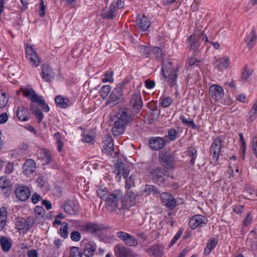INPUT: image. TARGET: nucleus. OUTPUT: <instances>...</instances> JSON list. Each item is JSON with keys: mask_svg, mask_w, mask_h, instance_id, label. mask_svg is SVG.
Returning a JSON list of instances; mask_svg holds the SVG:
<instances>
[{"mask_svg": "<svg viewBox=\"0 0 257 257\" xmlns=\"http://www.w3.org/2000/svg\"><path fill=\"white\" fill-rule=\"evenodd\" d=\"M20 91L23 92V95L29 99L31 102L30 104V109L35 115L40 122L43 118V114L39 108L35 104L37 103L46 111L48 110V106L45 99L42 96L36 93L34 90L30 86H21Z\"/></svg>", "mask_w": 257, "mask_h": 257, "instance_id": "f257e3e1", "label": "nucleus"}, {"mask_svg": "<svg viewBox=\"0 0 257 257\" xmlns=\"http://www.w3.org/2000/svg\"><path fill=\"white\" fill-rule=\"evenodd\" d=\"M123 197V193L120 190H115L107 195L105 201V206L107 210L114 211L118 208V203Z\"/></svg>", "mask_w": 257, "mask_h": 257, "instance_id": "f03ea898", "label": "nucleus"}, {"mask_svg": "<svg viewBox=\"0 0 257 257\" xmlns=\"http://www.w3.org/2000/svg\"><path fill=\"white\" fill-rule=\"evenodd\" d=\"M201 41L209 42L208 37L204 31L198 33L197 34H193L188 38V47L190 49L195 53L201 44Z\"/></svg>", "mask_w": 257, "mask_h": 257, "instance_id": "7ed1b4c3", "label": "nucleus"}, {"mask_svg": "<svg viewBox=\"0 0 257 257\" xmlns=\"http://www.w3.org/2000/svg\"><path fill=\"white\" fill-rule=\"evenodd\" d=\"M162 69L166 81L170 83L171 87L175 86L178 77L177 68L173 67L172 63L170 62L168 65L162 67Z\"/></svg>", "mask_w": 257, "mask_h": 257, "instance_id": "20e7f679", "label": "nucleus"}, {"mask_svg": "<svg viewBox=\"0 0 257 257\" xmlns=\"http://www.w3.org/2000/svg\"><path fill=\"white\" fill-rule=\"evenodd\" d=\"M159 161L162 166L167 169H173L175 167L174 156L170 151L162 150L159 153Z\"/></svg>", "mask_w": 257, "mask_h": 257, "instance_id": "39448f33", "label": "nucleus"}, {"mask_svg": "<svg viewBox=\"0 0 257 257\" xmlns=\"http://www.w3.org/2000/svg\"><path fill=\"white\" fill-rule=\"evenodd\" d=\"M169 170L165 167H158L151 171L150 176L156 183L163 185L165 182V177H170L168 172Z\"/></svg>", "mask_w": 257, "mask_h": 257, "instance_id": "423d86ee", "label": "nucleus"}, {"mask_svg": "<svg viewBox=\"0 0 257 257\" xmlns=\"http://www.w3.org/2000/svg\"><path fill=\"white\" fill-rule=\"evenodd\" d=\"M116 236L127 246L136 247L138 245L137 239L135 236L124 231H120L117 232Z\"/></svg>", "mask_w": 257, "mask_h": 257, "instance_id": "0eeeda50", "label": "nucleus"}, {"mask_svg": "<svg viewBox=\"0 0 257 257\" xmlns=\"http://www.w3.org/2000/svg\"><path fill=\"white\" fill-rule=\"evenodd\" d=\"M137 197L138 194L131 191L126 193L124 195V200L121 203L119 210L128 209L132 206L135 205L137 203Z\"/></svg>", "mask_w": 257, "mask_h": 257, "instance_id": "6e6552de", "label": "nucleus"}, {"mask_svg": "<svg viewBox=\"0 0 257 257\" xmlns=\"http://www.w3.org/2000/svg\"><path fill=\"white\" fill-rule=\"evenodd\" d=\"M117 257H136L137 254L132 249L120 244H116L114 248Z\"/></svg>", "mask_w": 257, "mask_h": 257, "instance_id": "1a4fd4ad", "label": "nucleus"}, {"mask_svg": "<svg viewBox=\"0 0 257 257\" xmlns=\"http://www.w3.org/2000/svg\"><path fill=\"white\" fill-rule=\"evenodd\" d=\"M222 141L220 137L215 138L210 148V154L212 155L213 160H218L222 148Z\"/></svg>", "mask_w": 257, "mask_h": 257, "instance_id": "9d476101", "label": "nucleus"}, {"mask_svg": "<svg viewBox=\"0 0 257 257\" xmlns=\"http://www.w3.org/2000/svg\"><path fill=\"white\" fill-rule=\"evenodd\" d=\"M25 52L27 59L31 62L32 66L35 67H38L40 63L39 58L33 47L27 45L25 48Z\"/></svg>", "mask_w": 257, "mask_h": 257, "instance_id": "9b49d317", "label": "nucleus"}, {"mask_svg": "<svg viewBox=\"0 0 257 257\" xmlns=\"http://www.w3.org/2000/svg\"><path fill=\"white\" fill-rule=\"evenodd\" d=\"M104 228L105 227L102 224L91 222H86L81 226V230L91 234L97 233Z\"/></svg>", "mask_w": 257, "mask_h": 257, "instance_id": "f8f14e48", "label": "nucleus"}, {"mask_svg": "<svg viewBox=\"0 0 257 257\" xmlns=\"http://www.w3.org/2000/svg\"><path fill=\"white\" fill-rule=\"evenodd\" d=\"M208 222L207 218L201 214L194 215L190 219L189 224L191 228L194 229L196 227L206 224Z\"/></svg>", "mask_w": 257, "mask_h": 257, "instance_id": "ddd939ff", "label": "nucleus"}, {"mask_svg": "<svg viewBox=\"0 0 257 257\" xmlns=\"http://www.w3.org/2000/svg\"><path fill=\"white\" fill-rule=\"evenodd\" d=\"M149 144L152 150H159L166 145V140L161 137H152L150 139Z\"/></svg>", "mask_w": 257, "mask_h": 257, "instance_id": "4468645a", "label": "nucleus"}, {"mask_svg": "<svg viewBox=\"0 0 257 257\" xmlns=\"http://www.w3.org/2000/svg\"><path fill=\"white\" fill-rule=\"evenodd\" d=\"M103 144V153L108 156L111 155L114 152V147L113 140L110 135L107 134L105 135Z\"/></svg>", "mask_w": 257, "mask_h": 257, "instance_id": "2eb2a0df", "label": "nucleus"}, {"mask_svg": "<svg viewBox=\"0 0 257 257\" xmlns=\"http://www.w3.org/2000/svg\"><path fill=\"white\" fill-rule=\"evenodd\" d=\"M130 104L133 106L134 111L138 113L143 106V101L140 92H136L132 96Z\"/></svg>", "mask_w": 257, "mask_h": 257, "instance_id": "dca6fc26", "label": "nucleus"}, {"mask_svg": "<svg viewBox=\"0 0 257 257\" xmlns=\"http://www.w3.org/2000/svg\"><path fill=\"white\" fill-rule=\"evenodd\" d=\"M17 197L20 200L24 201L27 200L31 195L30 189L24 186H20L16 190Z\"/></svg>", "mask_w": 257, "mask_h": 257, "instance_id": "f3484780", "label": "nucleus"}, {"mask_svg": "<svg viewBox=\"0 0 257 257\" xmlns=\"http://www.w3.org/2000/svg\"><path fill=\"white\" fill-rule=\"evenodd\" d=\"M34 223L33 218L30 217L27 219H18L16 221V225L18 227L19 229L27 231L33 226Z\"/></svg>", "mask_w": 257, "mask_h": 257, "instance_id": "a211bd4d", "label": "nucleus"}, {"mask_svg": "<svg viewBox=\"0 0 257 257\" xmlns=\"http://www.w3.org/2000/svg\"><path fill=\"white\" fill-rule=\"evenodd\" d=\"M66 213L70 215H75L79 210V206L77 203L74 201H67L63 206Z\"/></svg>", "mask_w": 257, "mask_h": 257, "instance_id": "6ab92c4d", "label": "nucleus"}, {"mask_svg": "<svg viewBox=\"0 0 257 257\" xmlns=\"http://www.w3.org/2000/svg\"><path fill=\"white\" fill-rule=\"evenodd\" d=\"M209 93L214 100H219L222 98L224 92L222 87L219 85L213 84L209 88Z\"/></svg>", "mask_w": 257, "mask_h": 257, "instance_id": "aec40b11", "label": "nucleus"}, {"mask_svg": "<svg viewBox=\"0 0 257 257\" xmlns=\"http://www.w3.org/2000/svg\"><path fill=\"white\" fill-rule=\"evenodd\" d=\"M161 198L164 205L169 209H173L175 207L176 201L171 194L167 193H163L161 195Z\"/></svg>", "mask_w": 257, "mask_h": 257, "instance_id": "412c9836", "label": "nucleus"}, {"mask_svg": "<svg viewBox=\"0 0 257 257\" xmlns=\"http://www.w3.org/2000/svg\"><path fill=\"white\" fill-rule=\"evenodd\" d=\"M23 173L26 175L30 176L33 174L36 169V164L34 160L28 159L25 162L23 167Z\"/></svg>", "mask_w": 257, "mask_h": 257, "instance_id": "4be33fe9", "label": "nucleus"}, {"mask_svg": "<svg viewBox=\"0 0 257 257\" xmlns=\"http://www.w3.org/2000/svg\"><path fill=\"white\" fill-rule=\"evenodd\" d=\"M116 6L115 5V3H112L110 6L109 10H103L101 16L103 19H113L116 16V12L117 10V3H116Z\"/></svg>", "mask_w": 257, "mask_h": 257, "instance_id": "5701e85b", "label": "nucleus"}, {"mask_svg": "<svg viewBox=\"0 0 257 257\" xmlns=\"http://www.w3.org/2000/svg\"><path fill=\"white\" fill-rule=\"evenodd\" d=\"M138 27L142 31H146L151 25V22L145 15H139L136 20Z\"/></svg>", "mask_w": 257, "mask_h": 257, "instance_id": "b1692460", "label": "nucleus"}, {"mask_svg": "<svg viewBox=\"0 0 257 257\" xmlns=\"http://www.w3.org/2000/svg\"><path fill=\"white\" fill-rule=\"evenodd\" d=\"M164 249L163 245L158 244L149 247L147 251L155 257H161L164 254Z\"/></svg>", "mask_w": 257, "mask_h": 257, "instance_id": "393cba45", "label": "nucleus"}, {"mask_svg": "<svg viewBox=\"0 0 257 257\" xmlns=\"http://www.w3.org/2000/svg\"><path fill=\"white\" fill-rule=\"evenodd\" d=\"M229 65V58L224 56L220 58L219 60L217 61L215 63V67L218 70H222L227 68Z\"/></svg>", "mask_w": 257, "mask_h": 257, "instance_id": "a878e982", "label": "nucleus"}, {"mask_svg": "<svg viewBox=\"0 0 257 257\" xmlns=\"http://www.w3.org/2000/svg\"><path fill=\"white\" fill-rule=\"evenodd\" d=\"M55 101L56 105L60 108H66L69 105L70 101L67 98H64L61 95H58L55 97Z\"/></svg>", "mask_w": 257, "mask_h": 257, "instance_id": "bb28decb", "label": "nucleus"}, {"mask_svg": "<svg viewBox=\"0 0 257 257\" xmlns=\"http://www.w3.org/2000/svg\"><path fill=\"white\" fill-rule=\"evenodd\" d=\"M256 39L257 36L255 34V31L254 29H253L245 40L247 47L249 49H250L253 47L254 43H255Z\"/></svg>", "mask_w": 257, "mask_h": 257, "instance_id": "cd10ccee", "label": "nucleus"}, {"mask_svg": "<svg viewBox=\"0 0 257 257\" xmlns=\"http://www.w3.org/2000/svg\"><path fill=\"white\" fill-rule=\"evenodd\" d=\"M157 193V188L155 186L151 185H146L142 191V194L146 196L151 194H155Z\"/></svg>", "mask_w": 257, "mask_h": 257, "instance_id": "c85d7f7f", "label": "nucleus"}, {"mask_svg": "<svg viewBox=\"0 0 257 257\" xmlns=\"http://www.w3.org/2000/svg\"><path fill=\"white\" fill-rule=\"evenodd\" d=\"M28 110L24 107L18 108L17 112V115L20 120L27 121L28 120Z\"/></svg>", "mask_w": 257, "mask_h": 257, "instance_id": "c756f323", "label": "nucleus"}, {"mask_svg": "<svg viewBox=\"0 0 257 257\" xmlns=\"http://www.w3.org/2000/svg\"><path fill=\"white\" fill-rule=\"evenodd\" d=\"M217 243V241L216 239L212 238L209 239L204 249V254L206 255L209 254L211 250L216 246Z\"/></svg>", "mask_w": 257, "mask_h": 257, "instance_id": "7c9ffc66", "label": "nucleus"}, {"mask_svg": "<svg viewBox=\"0 0 257 257\" xmlns=\"http://www.w3.org/2000/svg\"><path fill=\"white\" fill-rule=\"evenodd\" d=\"M1 244L2 249L4 251H9L12 246V243L9 240V239L7 237L5 236L1 237Z\"/></svg>", "mask_w": 257, "mask_h": 257, "instance_id": "2f4dec72", "label": "nucleus"}, {"mask_svg": "<svg viewBox=\"0 0 257 257\" xmlns=\"http://www.w3.org/2000/svg\"><path fill=\"white\" fill-rule=\"evenodd\" d=\"M95 250V247L93 244L87 243L83 249L84 254L87 257L91 256L93 255Z\"/></svg>", "mask_w": 257, "mask_h": 257, "instance_id": "473e14b6", "label": "nucleus"}, {"mask_svg": "<svg viewBox=\"0 0 257 257\" xmlns=\"http://www.w3.org/2000/svg\"><path fill=\"white\" fill-rule=\"evenodd\" d=\"M188 156L191 158L190 161V164L191 165H194L197 157L196 149L192 147H189L188 149Z\"/></svg>", "mask_w": 257, "mask_h": 257, "instance_id": "72a5a7b5", "label": "nucleus"}, {"mask_svg": "<svg viewBox=\"0 0 257 257\" xmlns=\"http://www.w3.org/2000/svg\"><path fill=\"white\" fill-rule=\"evenodd\" d=\"M125 128L123 126L118 125H116V124L114 123L111 131L114 137H117L123 133Z\"/></svg>", "mask_w": 257, "mask_h": 257, "instance_id": "f704fd0d", "label": "nucleus"}, {"mask_svg": "<svg viewBox=\"0 0 257 257\" xmlns=\"http://www.w3.org/2000/svg\"><path fill=\"white\" fill-rule=\"evenodd\" d=\"M118 118L122 120L123 122L127 124L132 121L131 116L125 111L123 110L119 112Z\"/></svg>", "mask_w": 257, "mask_h": 257, "instance_id": "c9c22d12", "label": "nucleus"}, {"mask_svg": "<svg viewBox=\"0 0 257 257\" xmlns=\"http://www.w3.org/2000/svg\"><path fill=\"white\" fill-rule=\"evenodd\" d=\"M138 49L140 53L144 55V57H149L150 56L151 50L150 48L147 45H140L138 46Z\"/></svg>", "mask_w": 257, "mask_h": 257, "instance_id": "e433bc0d", "label": "nucleus"}, {"mask_svg": "<svg viewBox=\"0 0 257 257\" xmlns=\"http://www.w3.org/2000/svg\"><path fill=\"white\" fill-rule=\"evenodd\" d=\"M116 175L120 178V174H122L126 169L124 167L125 164L123 162H118L115 164Z\"/></svg>", "mask_w": 257, "mask_h": 257, "instance_id": "4c0bfd02", "label": "nucleus"}, {"mask_svg": "<svg viewBox=\"0 0 257 257\" xmlns=\"http://www.w3.org/2000/svg\"><path fill=\"white\" fill-rule=\"evenodd\" d=\"M53 137L54 139L56 140V143L57 144V149L58 151L60 152L63 147L64 144L61 139V135L60 133L58 132L57 133H55L53 135Z\"/></svg>", "mask_w": 257, "mask_h": 257, "instance_id": "58836bf2", "label": "nucleus"}, {"mask_svg": "<svg viewBox=\"0 0 257 257\" xmlns=\"http://www.w3.org/2000/svg\"><path fill=\"white\" fill-rule=\"evenodd\" d=\"M59 233L61 236L64 238H66L68 237V223L67 222H63L62 223V226L59 229Z\"/></svg>", "mask_w": 257, "mask_h": 257, "instance_id": "ea45409f", "label": "nucleus"}, {"mask_svg": "<svg viewBox=\"0 0 257 257\" xmlns=\"http://www.w3.org/2000/svg\"><path fill=\"white\" fill-rule=\"evenodd\" d=\"M252 73V69H247V67L245 66L242 70L241 74V79L243 80L247 81L248 78L251 76Z\"/></svg>", "mask_w": 257, "mask_h": 257, "instance_id": "a19ab883", "label": "nucleus"}, {"mask_svg": "<svg viewBox=\"0 0 257 257\" xmlns=\"http://www.w3.org/2000/svg\"><path fill=\"white\" fill-rule=\"evenodd\" d=\"M249 119L251 121H253L257 117V101L254 103L252 108L249 112Z\"/></svg>", "mask_w": 257, "mask_h": 257, "instance_id": "79ce46f5", "label": "nucleus"}, {"mask_svg": "<svg viewBox=\"0 0 257 257\" xmlns=\"http://www.w3.org/2000/svg\"><path fill=\"white\" fill-rule=\"evenodd\" d=\"M178 136L177 131L173 128H171L168 131V137L170 141H175Z\"/></svg>", "mask_w": 257, "mask_h": 257, "instance_id": "37998d69", "label": "nucleus"}, {"mask_svg": "<svg viewBox=\"0 0 257 257\" xmlns=\"http://www.w3.org/2000/svg\"><path fill=\"white\" fill-rule=\"evenodd\" d=\"M180 119L182 121V122L185 125H187L191 127L193 129L197 128V125L195 124L193 120H189L184 116H180Z\"/></svg>", "mask_w": 257, "mask_h": 257, "instance_id": "c03bdc74", "label": "nucleus"}, {"mask_svg": "<svg viewBox=\"0 0 257 257\" xmlns=\"http://www.w3.org/2000/svg\"><path fill=\"white\" fill-rule=\"evenodd\" d=\"M125 84V83L123 82L117 84L113 91H114L115 93H117V95L122 96L123 94V88Z\"/></svg>", "mask_w": 257, "mask_h": 257, "instance_id": "a18cd8bd", "label": "nucleus"}, {"mask_svg": "<svg viewBox=\"0 0 257 257\" xmlns=\"http://www.w3.org/2000/svg\"><path fill=\"white\" fill-rule=\"evenodd\" d=\"M70 253L71 257H81V249L78 247L73 246L71 248Z\"/></svg>", "mask_w": 257, "mask_h": 257, "instance_id": "49530a36", "label": "nucleus"}, {"mask_svg": "<svg viewBox=\"0 0 257 257\" xmlns=\"http://www.w3.org/2000/svg\"><path fill=\"white\" fill-rule=\"evenodd\" d=\"M161 105L163 107L170 106L172 103L173 100L170 97H164L160 99Z\"/></svg>", "mask_w": 257, "mask_h": 257, "instance_id": "de8ad7c7", "label": "nucleus"}, {"mask_svg": "<svg viewBox=\"0 0 257 257\" xmlns=\"http://www.w3.org/2000/svg\"><path fill=\"white\" fill-rule=\"evenodd\" d=\"M151 51L152 54L156 56L157 60H160L162 59V51L160 48L158 47H154Z\"/></svg>", "mask_w": 257, "mask_h": 257, "instance_id": "09e8293b", "label": "nucleus"}, {"mask_svg": "<svg viewBox=\"0 0 257 257\" xmlns=\"http://www.w3.org/2000/svg\"><path fill=\"white\" fill-rule=\"evenodd\" d=\"M8 102V98L6 96V93L0 92V108L5 107Z\"/></svg>", "mask_w": 257, "mask_h": 257, "instance_id": "8fccbe9b", "label": "nucleus"}, {"mask_svg": "<svg viewBox=\"0 0 257 257\" xmlns=\"http://www.w3.org/2000/svg\"><path fill=\"white\" fill-rule=\"evenodd\" d=\"M42 78L46 81H48V64H45L42 66Z\"/></svg>", "mask_w": 257, "mask_h": 257, "instance_id": "3c124183", "label": "nucleus"}, {"mask_svg": "<svg viewBox=\"0 0 257 257\" xmlns=\"http://www.w3.org/2000/svg\"><path fill=\"white\" fill-rule=\"evenodd\" d=\"M42 78L46 81H48V64H45L42 66Z\"/></svg>", "mask_w": 257, "mask_h": 257, "instance_id": "603ef678", "label": "nucleus"}, {"mask_svg": "<svg viewBox=\"0 0 257 257\" xmlns=\"http://www.w3.org/2000/svg\"><path fill=\"white\" fill-rule=\"evenodd\" d=\"M81 234L78 231H73L70 234V238L74 241H78L81 239Z\"/></svg>", "mask_w": 257, "mask_h": 257, "instance_id": "864d4df0", "label": "nucleus"}, {"mask_svg": "<svg viewBox=\"0 0 257 257\" xmlns=\"http://www.w3.org/2000/svg\"><path fill=\"white\" fill-rule=\"evenodd\" d=\"M35 212L37 217H43L45 215L46 212L42 207L37 206L35 208Z\"/></svg>", "mask_w": 257, "mask_h": 257, "instance_id": "5fc2aeb1", "label": "nucleus"}, {"mask_svg": "<svg viewBox=\"0 0 257 257\" xmlns=\"http://www.w3.org/2000/svg\"><path fill=\"white\" fill-rule=\"evenodd\" d=\"M135 185L134 179L133 176H131L129 178L125 181V187L126 190H129L132 186Z\"/></svg>", "mask_w": 257, "mask_h": 257, "instance_id": "6e6d98bb", "label": "nucleus"}, {"mask_svg": "<svg viewBox=\"0 0 257 257\" xmlns=\"http://www.w3.org/2000/svg\"><path fill=\"white\" fill-rule=\"evenodd\" d=\"M38 157L42 159H46V161L48 160V152L45 149H40L38 153Z\"/></svg>", "mask_w": 257, "mask_h": 257, "instance_id": "4d7b16f0", "label": "nucleus"}, {"mask_svg": "<svg viewBox=\"0 0 257 257\" xmlns=\"http://www.w3.org/2000/svg\"><path fill=\"white\" fill-rule=\"evenodd\" d=\"M183 232V230L182 229H180L177 233L176 234V235L174 236V237L171 240L170 246H172L176 241L177 240L181 237L182 234Z\"/></svg>", "mask_w": 257, "mask_h": 257, "instance_id": "13d9d810", "label": "nucleus"}, {"mask_svg": "<svg viewBox=\"0 0 257 257\" xmlns=\"http://www.w3.org/2000/svg\"><path fill=\"white\" fill-rule=\"evenodd\" d=\"M120 96L117 95V93H115L114 91H112L109 95V100L108 101V102L110 103L113 102H116L120 98Z\"/></svg>", "mask_w": 257, "mask_h": 257, "instance_id": "bf43d9fd", "label": "nucleus"}, {"mask_svg": "<svg viewBox=\"0 0 257 257\" xmlns=\"http://www.w3.org/2000/svg\"><path fill=\"white\" fill-rule=\"evenodd\" d=\"M110 87L109 85H104L101 88V95L103 96H106L108 95V94L110 92Z\"/></svg>", "mask_w": 257, "mask_h": 257, "instance_id": "052dcab7", "label": "nucleus"}, {"mask_svg": "<svg viewBox=\"0 0 257 257\" xmlns=\"http://www.w3.org/2000/svg\"><path fill=\"white\" fill-rule=\"evenodd\" d=\"M200 61L198 59H196L194 58H190L188 60V64L189 66H199L200 64Z\"/></svg>", "mask_w": 257, "mask_h": 257, "instance_id": "680f3d73", "label": "nucleus"}, {"mask_svg": "<svg viewBox=\"0 0 257 257\" xmlns=\"http://www.w3.org/2000/svg\"><path fill=\"white\" fill-rule=\"evenodd\" d=\"M97 193L100 198L104 199L109 193L105 189L99 188L97 190Z\"/></svg>", "mask_w": 257, "mask_h": 257, "instance_id": "e2e57ef3", "label": "nucleus"}, {"mask_svg": "<svg viewBox=\"0 0 257 257\" xmlns=\"http://www.w3.org/2000/svg\"><path fill=\"white\" fill-rule=\"evenodd\" d=\"M252 148L255 157L257 158V137L254 136L252 139Z\"/></svg>", "mask_w": 257, "mask_h": 257, "instance_id": "0e129e2a", "label": "nucleus"}, {"mask_svg": "<svg viewBox=\"0 0 257 257\" xmlns=\"http://www.w3.org/2000/svg\"><path fill=\"white\" fill-rule=\"evenodd\" d=\"M43 0H41V2L40 4L39 10L38 11L39 15L42 17L45 15V7L44 4Z\"/></svg>", "mask_w": 257, "mask_h": 257, "instance_id": "69168bd1", "label": "nucleus"}, {"mask_svg": "<svg viewBox=\"0 0 257 257\" xmlns=\"http://www.w3.org/2000/svg\"><path fill=\"white\" fill-rule=\"evenodd\" d=\"M8 185L9 182L5 177L0 178V187L5 189L8 186Z\"/></svg>", "mask_w": 257, "mask_h": 257, "instance_id": "338daca9", "label": "nucleus"}, {"mask_svg": "<svg viewBox=\"0 0 257 257\" xmlns=\"http://www.w3.org/2000/svg\"><path fill=\"white\" fill-rule=\"evenodd\" d=\"M155 85V82L153 80L147 79L145 81V86L148 89H152Z\"/></svg>", "mask_w": 257, "mask_h": 257, "instance_id": "774afa93", "label": "nucleus"}]
</instances>
